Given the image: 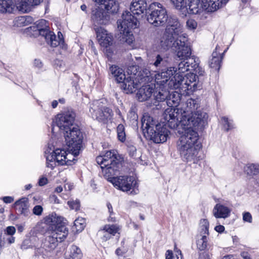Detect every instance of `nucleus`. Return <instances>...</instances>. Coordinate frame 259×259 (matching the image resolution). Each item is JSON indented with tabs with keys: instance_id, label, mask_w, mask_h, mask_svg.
Instances as JSON below:
<instances>
[{
	"instance_id": "1",
	"label": "nucleus",
	"mask_w": 259,
	"mask_h": 259,
	"mask_svg": "<svg viewBox=\"0 0 259 259\" xmlns=\"http://www.w3.org/2000/svg\"><path fill=\"white\" fill-rule=\"evenodd\" d=\"M68 234V230L66 226H60L55 231L49 232L42 240L40 247H35V256H41L45 259H54V250L58 242L64 241Z\"/></svg>"
},
{
	"instance_id": "2",
	"label": "nucleus",
	"mask_w": 259,
	"mask_h": 259,
	"mask_svg": "<svg viewBox=\"0 0 259 259\" xmlns=\"http://www.w3.org/2000/svg\"><path fill=\"white\" fill-rule=\"evenodd\" d=\"M182 132L178 143L177 148L181 157L187 161H192L198 153V145H196L198 140V135L195 127L182 126Z\"/></svg>"
},
{
	"instance_id": "3",
	"label": "nucleus",
	"mask_w": 259,
	"mask_h": 259,
	"mask_svg": "<svg viewBox=\"0 0 259 259\" xmlns=\"http://www.w3.org/2000/svg\"><path fill=\"white\" fill-rule=\"evenodd\" d=\"M199 107L198 100L189 99L186 102V107L180 109L182 113L180 122L182 126L202 128L207 122L206 113L197 110Z\"/></svg>"
},
{
	"instance_id": "4",
	"label": "nucleus",
	"mask_w": 259,
	"mask_h": 259,
	"mask_svg": "<svg viewBox=\"0 0 259 259\" xmlns=\"http://www.w3.org/2000/svg\"><path fill=\"white\" fill-rule=\"evenodd\" d=\"M141 122V128L145 136L147 134V136L156 143H164L167 140L169 131L166 127L157 124L149 114H144Z\"/></svg>"
},
{
	"instance_id": "5",
	"label": "nucleus",
	"mask_w": 259,
	"mask_h": 259,
	"mask_svg": "<svg viewBox=\"0 0 259 259\" xmlns=\"http://www.w3.org/2000/svg\"><path fill=\"white\" fill-rule=\"evenodd\" d=\"M137 26V19L130 12L123 13L120 20L117 21V27L119 31V38L122 42L131 44L134 37L132 29Z\"/></svg>"
},
{
	"instance_id": "6",
	"label": "nucleus",
	"mask_w": 259,
	"mask_h": 259,
	"mask_svg": "<svg viewBox=\"0 0 259 259\" xmlns=\"http://www.w3.org/2000/svg\"><path fill=\"white\" fill-rule=\"evenodd\" d=\"M28 30L34 37L41 35L45 37L47 43L52 47H56L63 42V40L60 37L62 33L59 32L58 38L54 33L49 30L47 22L44 19L40 20L29 27Z\"/></svg>"
},
{
	"instance_id": "7",
	"label": "nucleus",
	"mask_w": 259,
	"mask_h": 259,
	"mask_svg": "<svg viewBox=\"0 0 259 259\" xmlns=\"http://www.w3.org/2000/svg\"><path fill=\"white\" fill-rule=\"evenodd\" d=\"M151 65L158 72L155 75V80L160 85L167 82L170 77L177 71L175 67L167 68L169 65L168 58L162 54L157 55Z\"/></svg>"
},
{
	"instance_id": "8",
	"label": "nucleus",
	"mask_w": 259,
	"mask_h": 259,
	"mask_svg": "<svg viewBox=\"0 0 259 259\" xmlns=\"http://www.w3.org/2000/svg\"><path fill=\"white\" fill-rule=\"evenodd\" d=\"M166 22L165 31L160 41V46L165 48H167L172 44V40L180 37L181 35H186V34L183 33V26L176 16H167Z\"/></svg>"
},
{
	"instance_id": "9",
	"label": "nucleus",
	"mask_w": 259,
	"mask_h": 259,
	"mask_svg": "<svg viewBox=\"0 0 259 259\" xmlns=\"http://www.w3.org/2000/svg\"><path fill=\"white\" fill-rule=\"evenodd\" d=\"M197 77L194 73H187L185 77L183 74H176L168 81V87L170 89H180L182 91H193L197 86Z\"/></svg>"
},
{
	"instance_id": "10",
	"label": "nucleus",
	"mask_w": 259,
	"mask_h": 259,
	"mask_svg": "<svg viewBox=\"0 0 259 259\" xmlns=\"http://www.w3.org/2000/svg\"><path fill=\"white\" fill-rule=\"evenodd\" d=\"M68 150L74 156H77L81 150L83 136L78 127L75 125L63 132Z\"/></svg>"
},
{
	"instance_id": "11",
	"label": "nucleus",
	"mask_w": 259,
	"mask_h": 259,
	"mask_svg": "<svg viewBox=\"0 0 259 259\" xmlns=\"http://www.w3.org/2000/svg\"><path fill=\"white\" fill-rule=\"evenodd\" d=\"M170 46L167 48L160 47L163 50H167L171 47L175 48L176 55L180 60H185L191 56L192 51L188 42L187 36L181 35L175 40H172Z\"/></svg>"
},
{
	"instance_id": "12",
	"label": "nucleus",
	"mask_w": 259,
	"mask_h": 259,
	"mask_svg": "<svg viewBox=\"0 0 259 259\" xmlns=\"http://www.w3.org/2000/svg\"><path fill=\"white\" fill-rule=\"evenodd\" d=\"M154 5L156 8L147 15V21L156 27L163 26L167 20L166 10L160 3H155Z\"/></svg>"
},
{
	"instance_id": "13",
	"label": "nucleus",
	"mask_w": 259,
	"mask_h": 259,
	"mask_svg": "<svg viewBox=\"0 0 259 259\" xmlns=\"http://www.w3.org/2000/svg\"><path fill=\"white\" fill-rule=\"evenodd\" d=\"M70 155V154H67L64 150L57 149L47 156V166L52 169L55 166L56 163L61 165H70L72 162L68 159Z\"/></svg>"
},
{
	"instance_id": "14",
	"label": "nucleus",
	"mask_w": 259,
	"mask_h": 259,
	"mask_svg": "<svg viewBox=\"0 0 259 259\" xmlns=\"http://www.w3.org/2000/svg\"><path fill=\"white\" fill-rule=\"evenodd\" d=\"M75 116V113L73 111L68 110L62 113L57 114L55 117L53 123H55L61 131L63 132L66 131V130L74 126L73 123Z\"/></svg>"
},
{
	"instance_id": "15",
	"label": "nucleus",
	"mask_w": 259,
	"mask_h": 259,
	"mask_svg": "<svg viewBox=\"0 0 259 259\" xmlns=\"http://www.w3.org/2000/svg\"><path fill=\"white\" fill-rule=\"evenodd\" d=\"M181 113L180 108L169 107L165 110L163 114V122L171 128H175L178 126L182 127L180 122Z\"/></svg>"
},
{
	"instance_id": "16",
	"label": "nucleus",
	"mask_w": 259,
	"mask_h": 259,
	"mask_svg": "<svg viewBox=\"0 0 259 259\" xmlns=\"http://www.w3.org/2000/svg\"><path fill=\"white\" fill-rule=\"evenodd\" d=\"M90 112L93 118L101 122H105L111 116L112 111L103 106L100 101H95L90 108Z\"/></svg>"
},
{
	"instance_id": "17",
	"label": "nucleus",
	"mask_w": 259,
	"mask_h": 259,
	"mask_svg": "<svg viewBox=\"0 0 259 259\" xmlns=\"http://www.w3.org/2000/svg\"><path fill=\"white\" fill-rule=\"evenodd\" d=\"M110 180L115 187L123 192H127L134 189L137 185L135 179L131 176H120Z\"/></svg>"
},
{
	"instance_id": "18",
	"label": "nucleus",
	"mask_w": 259,
	"mask_h": 259,
	"mask_svg": "<svg viewBox=\"0 0 259 259\" xmlns=\"http://www.w3.org/2000/svg\"><path fill=\"white\" fill-rule=\"evenodd\" d=\"M91 18L97 24H106L109 20V16L103 8V5H96L92 10Z\"/></svg>"
},
{
	"instance_id": "19",
	"label": "nucleus",
	"mask_w": 259,
	"mask_h": 259,
	"mask_svg": "<svg viewBox=\"0 0 259 259\" xmlns=\"http://www.w3.org/2000/svg\"><path fill=\"white\" fill-rule=\"evenodd\" d=\"M97 38L101 46L107 48L112 44L113 37L110 33L102 27L96 29Z\"/></svg>"
},
{
	"instance_id": "20",
	"label": "nucleus",
	"mask_w": 259,
	"mask_h": 259,
	"mask_svg": "<svg viewBox=\"0 0 259 259\" xmlns=\"http://www.w3.org/2000/svg\"><path fill=\"white\" fill-rule=\"evenodd\" d=\"M156 90L153 91V96L154 99L157 102H162L167 99L169 96V92L167 91L170 89L168 87V83H164L163 85L157 84L156 83Z\"/></svg>"
},
{
	"instance_id": "21",
	"label": "nucleus",
	"mask_w": 259,
	"mask_h": 259,
	"mask_svg": "<svg viewBox=\"0 0 259 259\" xmlns=\"http://www.w3.org/2000/svg\"><path fill=\"white\" fill-rule=\"evenodd\" d=\"M155 85L145 84L140 88L137 93V97L140 102L148 100L152 95Z\"/></svg>"
},
{
	"instance_id": "22",
	"label": "nucleus",
	"mask_w": 259,
	"mask_h": 259,
	"mask_svg": "<svg viewBox=\"0 0 259 259\" xmlns=\"http://www.w3.org/2000/svg\"><path fill=\"white\" fill-rule=\"evenodd\" d=\"M229 0H201L204 11L213 12L220 8V4H225Z\"/></svg>"
},
{
	"instance_id": "23",
	"label": "nucleus",
	"mask_w": 259,
	"mask_h": 259,
	"mask_svg": "<svg viewBox=\"0 0 259 259\" xmlns=\"http://www.w3.org/2000/svg\"><path fill=\"white\" fill-rule=\"evenodd\" d=\"M63 218L52 213L45 218V223L51 227L52 231H55L60 226H65L63 223Z\"/></svg>"
},
{
	"instance_id": "24",
	"label": "nucleus",
	"mask_w": 259,
	"mask_h": 259,
	"mask_svg": "<svg viewBox=\"0 0 259 259\" xmlns=\"http://www.w3.org/2000/svg\"><path fill=\"white\" fill-rule=\"evenodd\" d=\"M42 0H15L17 9L22 12H27L30 7L39 5Z\"/></svg>"
},
{
	"instance_id": "25",
	"label": "nucleus",
	"mask_w": 259,
	"mask_h": 259,
	"mask_svg": "<svg viewBox=\"0 0 259 259\" xmlns=\"http://www.w3.org/2000/svg\"><path fill=\"white\" fill-rule=\"evenodd\" d=\"M147 8L146 0H133L130 10L134 15H140L146 11Z\"/></svg>"
},
{
	"instance_id": "26",
	"label": "nucleus",
	"mask_w": 259,
	"mask_h": 259,
	"mask_svg": "<svg viewBox=\"0 0 259 259\" xmlns=\"http://www.w3.org/2000/svg\"><path fill=\"white\" fill-rule=\"evenodd\" d=\"M83 256L81 249L75 245H71L64 254L65 259H82Z\"/></svg>"
},
{
	"instance_id": "27",
	"label": "nucleus",
	"mask_w": 259,
	"mask_h": 259,
	"mask_svg": "<svg viewBox=\"0 0 259 259\" xmlns=\"http://www.w3.org/2000/svg\"><path fill=\"white\" fill-rule=\"evenodd\" d=\"M231 210L227 206L217 204L213 209V214L216 218H226L230 215Z\"/></svg>"
},
{
	"instance_id": "28",
	"label": "nucleus",
	"mask_w": 259,
	"mask_h": 259,
	"mask_svg": "<svg viewBox=\"0 0 259 259\" xmlns=\"http://www.w3.org/2000/svg\"><path fill=\"white\" fill-rule=\"evenodd\" d=\"M188 12L192 14H197L204 11L201 0H189Z\"/></svg>"
},
{
	"instance_id": "29",
	"label": "nucleus",
	"mask_w": 259,
	"mask_h": 259,
	"mask_svg": "<svg viewBox=\"0 0 259 259\" xmlns=\"http://www.w3.org/2000/svg\"><path fill=\"white\" fill-rule=\"evenodd\" d=\"M120 82L123 83L122 87L127 93H132L136 91L138 88V84L137 83L135 82L133 76H128L125 77L123 81Z\"/></svg>"
},
{
	"instance_id": "30",
	"label": "nucleus",
	"mask_w": 259,
	"mask_h": 259,
	"mask_svg": "<svg viewBox=\"0 0 259 259\" xmlns=\"http://www.w3.org/2000/svg\"><path fill=\"white\" fill-rule=\"evenodd\" d=\"M15 5L12 0H0V13H12L15 10Z\"/></svg>"
},
{
	"instance_id": "31",
	"label": "nucleus",
	"mask_w": 259,
	"mask_h": 259,
	"mask_svg": "<svg viewBox=\"0 0 259 259\" xmlns=\"http://www.w3.org/2000/svg\"><path fill=\"white\" fill-rule=\"evenodd\" d=\"M120 163L115 164V165H110L107 167H104L103 172L104 177L109 182H111V179L115 178L116 177H112L115 174V172L118 170V166Z\"/></svg>"
},
{
	"instance_id": "32",
	"label": "nucleus",
	"mask_w": 259,
	"mask_h": 259,
	"mask_svg": "<svg viewBox=\"0 0 259 259\" xmlns=\"http://www.w3.org/2000/svg\"><path fill=\"white\" fill-rule=\"evenodd\" d=\"M110 71L117 82L119 83L123 81L126 77L123 70L117 66L112 65L110 67Z\"/></svg>"
},
{
	"instance_id": "33",
	"label": "nucleus",
	"mask_w": 259,
	"mask_h": 259,
	"mask_svg": "<svg viewBox=\"0 0 259 259\" xmlns=\"http://www.w3.org/2000/svg\"><path fill=\"white\" fill-rule=\"evenodd\" d=\"M105 2L106 3L103 6L107 14L117 13L119 9L118 3L114 0L105 1Z\"/></svg>"
},
{
	"instance_id": "34",
	"label": "nucleus",
	"mask_w": 259,
	"mask_h": 259,
	"mask_svg": "<svg viewBox=\"0 0 259 259\" xmlns=\"http://www.w3.org/2000/svg\"><path fill=\"white\" fill-rule=\"evenodd\" d=\"M222 59V57L219 56L216 51H213L212 54V58L209 61V66L215 70H219L221 67Z\"/></svg>"
},
{
	"instance_id": "35",
	"label": "nucleus",
	"mask_w": 259,
	"mask_h": 259,
	"mask_svg": "<svg viewBox=\"0 0 259 259\" xmlns=\"http://www.w3.org/2000/svg\"><path fill=\"white\" fill-rule=\"evenodd\" d=\"M102 157L105 159V163L108 164V166L110 165H115L118 164L119 162L116 160V153L114 151H107L106 153L102 155Z\"/></svg>"
},
{
	"instance_id": "36",
	"label": "nucleus",
	"mask_w": 259,
	"mask_h": 259,
	"mask_svg": "<svg viewBox=\"0 0 259 259\" xmlns=\"http://www.w3.org/2000/svg\"><path fill=\"white\" fill-rule=\"evenodd\" d=\"M244 170L248 175H256L259 174V164H248L244 167Z\"/></svg>"
},
{
	"instance_id": "37",
	"label": "nucleus",
	"mask_w": 259,
	"mask_h": 259,
	"mask_svg": "<svg viewBox=\"0 0 259 259\" xmlns=\"http://www.w3.org/2000/svg\"><path fill=\"white\" fill-rule=\"evenodd\" d=\"M15 204L19 207V209L21 213L25 214L27 212L28 207V199L23 197L15 202Z\"/></svg>"
},
{
	"instance_id": "38",
	"label": "nucleus",
	"mask_w": 259,
	"mask_h": 259,
	"mask_svg": "<svg viewBox=\"0 0 259 259\" xmlns=\"http://www.w3.org/2000/svg\"><path fill=\"white\" fill-rule=\"evenodd\" d=\"M207 246V237L206 235H200L197 242V246L200 250H204Z\"/></svg>"
},
{
	"instance_id": "39",
	"label": "nucleus",
	"mask_w": 259,
	"mask_h": 259,
	"mask_svg": "<svg viewBox=\"0 0 259 259\" xmlns=\"http://www.w3.org/2000/svg\"><path fill=\"white\" fill-rule=\"evenodd\" d=\"M185 60H186V63L189 65V68H190V70H193L194 69L198 68V65L199 64V60L195 56H191Z\"/></svg>"
},
{
	"instance_id": "40",
	"label": "nucleus",
	"mask_w": 259,
	"mask_h": 259,
	"mask_svg": "<svg viewBox=\"0 0 259 259\" xmlns=\"http://www.w3.org/2000/svg\"><path fill=\"white\" fill-rule=\"evenodd\" d=\"M180 97L177 93L169 94L167 98V104L171 105V106H177L180 102Z\"/></svg>"
},
{
	"instance_id": "41",
	"label": "nucleus",
	"mask_w": 259,
	"mask_h": 259,
	"mask_svg": "<svg viewBox=\"0 0 259 259\" xmlns=\"http://www.w3.org/2000/svg\"><path fill=\"white\" fill-rule=\"evenodd\" d=\"M175 69L177 70V71L174 74V75L176 74H182V73L190 70V68H189V65L186 63V60H184L179 64L178 69L175 68Z\"/></svg>"
},
{
	"instance_id": "42",
	"label": "nucleus",
	"mask_w": 259,
	"mask_h": 259,
	"mask_svg": "<svg viewBox=\"0 0 259 259\" xmlns=\"http://www.w3.org/2000/svg\"><path fill=\"white\" fill-rule=\"evenodd\" d=\"M85 225V221L82 218H78L74 222V227L77 232L82 231Z\"/></svg>"
},
{
	"instance_id": "43",
	"label": "nucleus",
	"mask_w": 259,
	"mask_h": 259,
	"mask_svg": "<svg viewBox=\"0 0 259 259\" xmlns=\"http://www.w3.org/2000/svg\"><path fill=\"white\" fill-rule=\"evenodd\" d=\"M117 133L118 140L123 142L126 140L124 126L122 124H119L117 127Z\"/></svg>"
},
{
	"instance_id": "44",
	"label": "nucleus",
	"mask_w": 259,
	"mask_h": 259,
	"mask_svg": "<svg viewBox=\"0 0 259 259\" xmlns=\"http://www.w3.org/2000/svg\"><path fill=\"white\" fill-rule=\"evenodd\" d=\"M103 228L110 236H114L116 233H118L120 228L116 225H106Z\"/></svg>"
},
{
	"instance_id": "45",
	"label": "nucleus",
	"mask_w": 259,
	"mask_h": 259,
	"mask_svg": "<svg viewBox=\"0 0 259 259\" xmlns=\"http://www.w3.org/2000/svg\"><path fill=\"white\" fill-rule=\"evenodd\" d=\"M200 227L201 229V235H208L209 223L206 219L201 220L200 222Z\"/></svg>"
},
{
	"instance_id": "46",
	"label": "nucleus",
	"mask_w": 259,
	"mask_h": 259,
	"mask_svg": "<svg viewBox=\"0 0 259 259\" xmlns=\"http://www.w3.org/2000/svg\"><path fill=\"white\" fill-rule=\"evenodd\" d=\"M98 235L100 237L102 241L105 242L109 240L111 236L104 230V228L100 229L98 233Z\"/></svg>"
},
{
	"instance_id": "47",
	"label": "nucleus",
	"mask_w": 259,
	"mask_h": 259,
	"mask_svg": "<svg viewBox=\"0 0 259 259\" xmlns=\"http://www.w3.org/2000/svg\"><path fill=\"white\" fill-rule=\"evenodd\" d=\"M67 204L71 209H74L76 211L79 210L80 206V201L78 199L68 201Z\"/></svg>"
},
{
	"instance_id": "48",
	"label": "nucleus",
	"mask_w": 259,
	"mask_h": 259,
	"mask_svg": "<svg viewBox=\"0 0 259 259\" xmlns=\"http://www.w3.org/2000/svg\"><path fill=\"white\" fill-rule=\"evenodd\" d=\"M174 7L178 10L185 8L186 5L185 0H170Z\"/></svg>"
},
{
	"instance_id": "49",
	"label": "nucleus",
	"mask_w": 259,
	"mask_h": 259,
	"mask_svg": "<svg viewBox=\"0 0 259 259\" xmlns=\"http://www.w3.org/2000/svg\"><path fill=\"white\" fill-rule=\"evenodd\" d=\"M138 72V67L137 66H131L127 69L128 74H130L131 75V76H133L134 77L136 75Z\"/></svg>"
},
{
	"instance_id": "50",
	"label": "nucleus",
	"mask_w": 259,
	"mask_h": 259,
	"mask_svg": "<svg viewBox=\"0 0 259 259\" xmlns=\"http://www.w3.org/2000/svg\"><path fill=\"white\" fill-rule=\"evenodd\" d=\"M197 22L193 19H189L186 22L187 28L191 30H194L197 27Z\"/></svg>"
},
{
	"instance_id": "51",
	"label": "nucleus",
	"mask_w": 259,
	"mask_h": 259,
	"mask_svg": "<svg viewBox=\"0 0 259 259\" xmlns=\"http://www.w3.org/2000/svg\"><path fill=\"white\" fill-rule=\"evenodd\" d=\"M222 119L224 121V127L225 128L226 131H228L229 130L233 127L232 123L229 121L228 118L224 117H223Z\"/></svg>"
},
{
	"instance_id": "52",
	"label": "nucleus",
	"mask_w": 259,
	"mask_h": 259,
	"mask_svg": "<svg viewBox=\"0 0 259 259\" xmlns=\"http://www.w3.org/2000/svg\"><path fill=\"white\" fill-rule=\"evenodd\" d=\"M105 159L103 158L102 156H99L96 158V161L98 164L101 165V167L102 169H103L104 167H107L108 166L107 163H105Z\"/></svg>"
},
{
	"instance_id": "53",
	"label": "nucleus",
	"mask_w": 259,
	"mask_h": 259,
	"mask_svg": "<svg viewBox=\"0 0 259 259\" xmlns=\"http://www.w3.org/2000/svg\"><path fill=\"white\" fill-rule=\"evenodd\" d=\"M42 211L43 208L41 206L38 205L35 206L32 209L33 213L36 215H40Z\"/></svg>"
},
{
	"instance_id": "54",
	"label": "nucleus",
	"mask_w": 259,
	"mask_h": 259,
	"mask_svg": "<svg viewBox=\"0 0 259 259\" xmlns=\"http://www.w3.org/2000/svg\"><path fill=\"white\" fill-rule=\"evenodd\" d=\"M243 220L244 222L251 223L252 222V216L249 212H245L243 214Z\"/></svg>"
},
{
	"instance_id": "55",
	"label": "nucleus",
	"mask_w": 259,
	"mask_h": 259,
	"mask_svg": "<svg viewBox=\"0 0 259 259\" xmlns=\"http://www.w3.org/2000/svg\"><path fill=\"white\" fill-rule=\"evenodd\" d=\"M107 206L108 209V211L110 213L109 221L111 222H114L115 221V218L114 217H112V215L113 213L112 206L110 203H107Z\"/></svg>"
},
{
	"instance_id": "56",
	"label": "nucleus",
	"mask_w": 259,
	"mask_h": 259,
	"mask_svg": "<svg viewBox=\"0 0 259 259\" xmlns=\"http://www.w3.org/2000/svg\"><path fill=\"white\" fill-rule=\"evenodd\" d=\"M6 233L9 235H13L16 232V229L14 227L9 226L6 228Z\"/></svg>"
},
{
	"instance_id": "57",
	"label": "nucleus",
	"mask_w": 259,
	"mask_h": 259,
	"mask_svg": "<svg viewBox=\"0 0 259 259\" xmlns=\"http://www.w3.org/2000/svg\"><path fill=\"white\" fill-rule=\"evenodd\" d=\"M136 148L135 147L133 146H130L128 147V153H129V154L131 156H134L136 153Z\"/></svg>"
},
{
	"instance_id": "58",
	"label": "nucleus",
	"mask_w": 259,
	"mask_h": 259,
	"mask_svg": "<svg viewBox=\"0 0 259 259\" xmlns=\"http://www.w3.org/2000/svg\"><path fill=\"white\" fill-rule=\"evenodd\" d=\"M198 259H211V258L208 253L203 252L199 254Z\"/></svg>"
},
{
	"instance_id": "59",
	"label": "nucleus",
	"mask_w": 259,
	"mask_h": 259,
	"mask_svg": "<svg viewBox=\"0 0 259 259\" xmlns=\"http://www.w3.org/2000/svg\"><path fill=\"white\" fill-rule=\"evenodd\" d=\"M193 70L195 71V73H197L199 75H203L204 73V70L202 68L200 67L199 65H198V68L194 69Z\"/></svg>"
},
{
	"instance_id": "60",
	"label": "nucleus",
	"mask_w": 259,
	"mask_h": 259,
	"mask_svg": "<svg viewBox=\"0 0 259 259\" xmlns=\"http://www.w3.org/2000/svg\"><path fill=\"white\" fill-rule=\"evenodd\" d=\"M50 200L51 202H53L55 203H59V200L57 198V197L55 195H52L50 197Z\"/></svg>"
},
{
	"instance_id": "61",
	"label": "nucleus",
	"mask_w": 259,
	"mask_h": 259,
	"mask_svg": "<svg viewBox=\"0 0 259 259\" xmlns=\"http://www.w3.org/2000/svg\"><path fill=\"white\" fill-rule=\"evenodd\" d=\"M3 201L7 203H10L14 201L13 198L10 196H5L3 198Z\"/></svg>"
},
{
	"instance_id": "62",
	"label": "nucleus",
	"mask_w": 259,
	"mask_h": 259,
	"mask_svg": "<svg viewBox=\"0 0 259 259\" xmlns=\"http://www.w3.org/2000/svg\"><path fill=\"white\" fill-rule=\"evenodd\" d=\"M48 182V180L46 178H41L39 180L38 184L39 186H44Z\"/></svg>"
},
{
	"instance_id": "63",
	"label": "nucleus",
	"mask_w": 259,
	"mask_h": 259,
	"mask_svg": "<svg viewBox=\"0 0 259 259\" xmlns=\"http://www.w3.org/2000/svg\"><path fill=\"white\" fill-rule=\"evenodd\" d=\"M214 229L219 233H222L225 230V227L222 225H218L215 227Z\"/></svg>"
},
{
	"instance_id": "64",
	"label": "nucleus",
	"mask_w": 259,
	"mask_h": 259,
	"mask_svg": "<svg viewBox=\"0 0 259 259\" xmlns=\"http://www.w3.org/2000/svg\"><path fill=\"white\" fill-rule=\"evenodd\" d=\"M165 256V259H172L173 256L172 251L168 250L166 252Z\"/></svg>"
}]
</instances>
